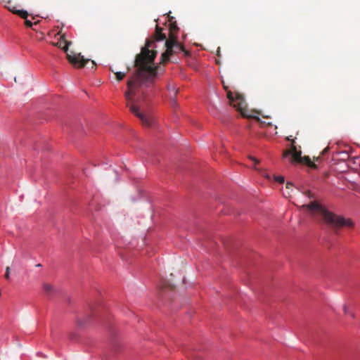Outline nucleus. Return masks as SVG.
Here are the masks:
<instances>
[{"instance_id": "1a4fd4ad", "label": "nucleus", "mask_w": 360, "mask_h": 360, "mask_svg": "<svg viewBox=\"0 0 360 360\" xmlns=\"http://www.w3.org/2000/svg\"><path fill=\"white\" fill-rule=\"evenodd\" d=\"M115 74L116 78L118 81H121L125 77V73L122 72H115Z\"/></svg>"}, {"instance_id": "f8f14e48", "label": "nucleus", "mask_w": 360, "mask_h": 360, "mask_svg": "<svg viewBox=\"0 0 360 360\" xmlns=\"http://www.w3.org/2000/svg\"><path fill=\"white\" fill-rule=\"evenodd\" d=\"M306 195H307V197H308L309 198H314L313 194H312L309 191H307L306 192Z\"/></svg>"}, {"instance_id": "6e6552de", "label": "nucleus", "mask_w": 360, "mask_h": 360, "mask_svg": "<svg viewBox=\"0 0 360 360\" xmlns=\"http://www.w3.org/2000/svg\"><path fill=\"white\" fill-rule=\"evenodd\" d=\"M174 288L175 285L173 283H171L165 280L162 281L160 284V290L162 293H163L167 290H173Z\"/></svg>"}, {"instance_id": "f03ea898", "label": "nucleus", "mask_w": 360, "mask_h": 360, "mask_svg": "<svg viewBox=\"0 0 360 360\" xmlns=\"http://www.w3.org/2000/svg\"><path fill=\"white\" fill-rule=\"evenodd\" d=\"M303 207L307 209L312 214L320 217L321 220L335 233L342 228L352 229L354 226L353 221L349 218L336 214L330 212L316 201L304 205Z\"/></svg>"}, {"instance_id": "6ab92c4d", "label": "nucleus", "mask_w": 360, "mask_h": 360, "mask_svg": "<svg viewBox=\"0 0 360 360\" xmlns=\"http://www.w3.org/2000/svg\"><path fill=\"white\" fill-rule=\"evenodd\" d=\"M344 311H345V313H347V306H344Z\"/></svg>"}, {"instance_id": "dca6fc26", "label": "nucleus", "mask_w": 360, "mask_h": 360, "mask_svg": "<svg viewBox=\"0 0 360 360\" xmlns=\"http://www.w3.org/2000/svg\"><path fill=\"white\" fill-rule=\"evenodd\" d=\"M77 323L79 326H83L84 325V323L80 320L77 321Z\"/></svg>"}, {"instance_id": "b1692460", "label": "nucleus", "mask_w": 360, "mask_h": 360, "mask_svg": "<svg viewBox=\"0 0 360 360\" xmlns=\"http://www.w3.org/2000/svg\"><path fill=\"white\" fill-rule=\"evenodd\" d=\"M257 120L259 121V117H255Z\"/></svg>"}, {"instance_id": "0eeeda50", "label": "nucleus", "mask_w": 360, "mask_h": 360, "mask_svg": "<svg viewBox=\"0 0 360 360\" xmlns=\"http://www.w3.org/2000/svg\"><path fill=\"white\" fill-rule=\"evenodd\" d=\"M6 7L14 14L18 15L19 17L22 18V9H18L15 6H14L11 1H8L7 2V5Z\"/></svg>"}, {"instance_id": "423d86ee", "label": "nucleus", "mask_w": 360, "mask_h": 360, "mask_svg": "<svg viewBox=\"0 0 360 360\" xmlns=\"http://www.w3.org/2000/svg\"><path fill=\"white\" fill-rule=\"evenodd\" d=\"M44 292L49 297H51L57 293V288L52 284L49 283H44L42 285Z\"/></svg>"}, {"instance_id": "2eb2a0df", "label": "nucleus", "mask_w": 360, "mask_h": 360, "mask_svg": "<svg viewBox=\"0 0 360 360\" xmlns=\"http://www.w3.org/2000/svg\"><path fill=\"white\" fill-rule=\"evenodd\" d=\"M91 68H96V64L95 63V61L94 60H91Z\"/></svg>"}, {"instance_id": "aec40b11", "label": "nucleus", "mask_w": 360, "mask_h": 360, "mask_svg": "<svg viewBox=\"0 0 360 360\" xmlns=\"http://www.w3.org/2000/svg\"><path fill=\"white\" fill-rule=\"evenodd\" d=\"M168 89H169V90H172V91H174V90H175V89H174V87L170 88V86H168Z\"/></svg>"}, {"instance_id": "20e7f679", "label": "nucleus", "mask_w": 360, "mask_h": 360, "mask_svg": "<svg viewBox=\"0 0 360 360\" xmlns=\"http://www.w3.org/2000/svg\"><path fill=\"white\" fill-rule=\"evenodd\" d=\"M224 88L227 91V98L230 105L240 112L243 117H250L251 116L247 114V104L243 96L238 92L233 94L230 90H227V87L224 85Z\"/></svg>"}, {"instance_id": "412c9836", "label": "nucleus", "mask_w": 360, "mask_h": 360, "mask_svg": "<svg viewBox=\"0 0 360 360\" xmlns=\"http://www.w3.org/2000/svg\"><path fill=\"white\" fill-rule=\"evenodd\" d=\"M168 89H169V90H172V91H174V90H175V89H174V87L170 88V86H168Z\"/></svg>"}, {"instance_id": "9d476101", "label": "nucleus", "mask_w": 360, "mask_h": 360, "mask_svg": "<svg viewBox=\"0 0 360 360\" xmlns=\"http://www.w3.org/2000/svg\"><path fill=\"white\" fill-rule=\"evenodd\" d=\"M275 180L276 181H278V182L283 183L284 182V177L282 176H276L275 177Z\"/></svg>"}, {"instance_id": "f257e3e1", "label": "nucleus", "mask_w": 360, "mask_h": 360, "mask_svg": "<svg viewBox=\"0 0 360 360\" xmlns=\"http://www.w3.org/2000/svg\"><path fill=\"white\" fill-rule=\"evenodd\" d=\"M150 46H142L141 52L138 53L134 60V68L136 72L133 78L127 82L128 90L125 92L124 96L127 102H132V97L136 95V91L142 86H149L153 83L155 78L159 73H162L164 69L161 64H165L169 60V57L173 54L174 49L176 51L184 53L185 56H190V51L186 46H166L167 49L161 55L160 62L155 64L154 60L157 56V51L150 49ZM130 111L140 119L143 125L150 127L153 122V117L140 112L136 104L131 105L127 103Z\"/></svg>"}, {"instance_id": "39448f33", "label": "nucleus", "mask_w": 360, "mask_h": 360, "mask_svg": "<svg viewBox=\"0 0 360 360\" xmlns=\"http://www.w3.org/2000/svg\"><path fill=\"white\" fill-rule=\"evenodd\" d=\"M291 155L292 162H295L298 163H304L310 167L316 168V165L311 160L309 156H304V158L301 157V151L297 150L295 146H291L290 150H285L283 154V158H286L287 156Z\"/></svg>"}, {"instance_id": "4be33fe9", "label": "nucleus", "mask_w": 360, "mask_h": 360, "mask_svg": "<svg viewBox=\"0 0 360 360\" xmlns=\"http://www.w3.org/2000/svg\"><path fill=\"white\" fill-rule=\"evenodd\" d=\"M168 89H169V90H172V91H174V90H175V89H174V87L170 88V86H168Z\"/></svg>"}, {"instance_id": "ddd939ff", "label": "nucleus", "mask_w": 360, "mask_h": 360, "mask_svg": "<svg viewBox=\"0 0 360 360\" xmlns=\"http://www.w3.org/2000/svg\"><path fill=\"white\" fill-rule=\"evenodd\" d=\"M250 159L252 160V161H254L255 165H257L259 162V160L256 159L255 158L250 157Z\"/></svg>"}, {"instance_id": "f3484780", "label": "nucleus", "mask_w": 360, "mask_h": 360, "mask_svg": "<svg viewBox=\"0 0 360 360\" xmlns=\"http://www.w3.org/2000/svg\"><path fill=\"white\" fill-rule=\"evenodd\" d=\"M217 55L220 57V47L218 46L217 48Z\"/></svg>"}, {"instance_id": "4468645a", "label": "nucleus", "mask_w": 360, "mask_h": 360, "mask_svg": "<svg viewBox=\"0 0 360 360\" xmlns=\"http://www.w3.org/2000/svg\"><path fill=\"white\" fill-rule=\"evenodd\" d=\"M292 187V184L291 183H287L286 184V188L289 189Z\"/></svg>"}, {"instance_id": "a211bd4d", "label": "nucleus", "mask_w": 360, "mask_h": 360, "mask_svg": "<svg viewBox=\"0 0 360 360\" xmlns=\"http://www.w3.org/2000/svg\"><path fill=\"white\" fill-rule=\"evenodd\" d=\"M287 140H288V141H292V145H293V146H295V145H294V143H295V141H294L293 139H291V138L288 137V138H287Z\"/></svg>"}, {"instance_id": "9b49d317", "label": "nucleus", "mask_w": 360, "mask_h": 360, "mask_svg": "<svg viewBox=\"0 0 360 360\" xmlns=\"http://www.w3.org/2000/svg\"><path fill=\"white\" fill-rule=\"evenodd\" d=\"M9 274H10V267L7 266L6 269L5 276H4L5 278L9 279Z\"/></svg>"}, {"instance_id": "7ed1b4c3", "label": "nucleus", "mask_w": 360, "mask_h": 360, "mask_svg": "<svg viewBox=\"0 0 360 360\" xmlns=\"http://www.w3.org/2000/svg\"><path fill=\"white\" fill-rule=\"evenodd\" d=\"M63 51L65 53L67 60L77 69H81L85 67L87 63L91 60L85 58L81 52L74 49V46H60Z\"/></svg>"}, {"instance_id": "5701e85b", "label": "nucleus", "mask_w": 360, "mask_h": 360, "mask_svg": "<svg viewBox=\"0 0 360 360\" xmlns=\"http://www.w3.org/2000/svg\"><path fill=\"white\" fill-rule=\"evenodd\" d=\"M327 151H328V148H325V149L323 150V153H326Z\"/></svg>"}]
</instances>
